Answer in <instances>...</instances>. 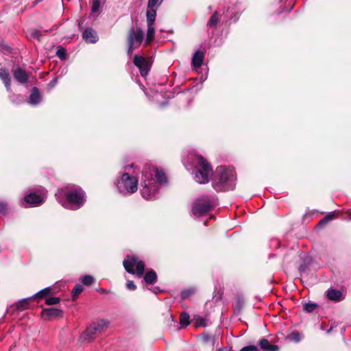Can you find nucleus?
<instances>
[{"label": "nucleus", "mask_w": 351, "mask_h": 351, "mask_svg": "<svg viewBox=\"0 0 351 351\" xmlns=\"http://www.w3.org/2000/svg\"><path fill=\"white\" fill-rule=\"evenodd\" d=\"M167 182V177L162 169L151 165L144 166L142 171L141 193L142 197L147 200L154 199L160 185Z\"/></svg>", "instance_id": "f257e3e1"}, {"label": "nucleus", "mask_w": 351, "mask_h": 351, "mask_svg": "<svg viewBox=\"0 0 351 351\" xmlns=\"http://www.w3.org/2000/svg\"><path fill=\"white\" fill-rule=\"evenodd\" d=\"M56 196L64 207L71 210L80 208L86 201L84 191L74 185L60 189Z\"/></svg>", "instance_id": "f03ea898"}, {"label": "nucleus", "mask_w": 351, "mask_h": 351, "mask_svg": "<svg viewBox=\"0 0 351 351\" xmlns=\"http://www.w3.org/2000/svg\"><path fill=\"white\" fill-rule=\"evenodd\" d=\"M235 180L233 169L218 167L215 171L213 186L217 191L233 189Z\"/></svg>", "instance_id": "7ed1b4c3"}, {"label": "nucleus", "mask_w": 351, "mask_h": 351, "mask_svg": "<svg viewBox=\"0 0 351 351\" xmlns=\"http://www.w3.org/2000/svg\"><path fill=\"white\" fill-rule=\"evenodd\" d=\"M109 326V322L106 319H100L90 324L80 335L79 342L81 343H89L96 337L104 331Z\"/></svg>", "instance_id": "20e7f679"}, {"label": "nucleus", "mask_w": 351, "mask_h": 351, "mask_svg": "<svg viewBox=\"0 0 351 351\" xmlns=\"http://www.w3.org/2000/svg\"><path fill=\"white\" fill-rule=\"evenodd\" d=\"M193 160L196 164L197 168L195 173V181L202 184L208 183L210 177L213 175V169L210 165L200 155L194 156Z\"/></svg>", "instance_id": "39448f33"}, {"label": "nucleus", "mask_w": 351, "mask_h": 351, "mask_svg": "<svg viewBox=\"0 0 351 351\" xmlns=\"http://www.w3.org/2000/svg\"><path fill=\"white\" fill-rule=\"evenodd\" d=\"M117 187L119 193L123 195H130L135 193L138 189V180L124 173L120 180L117 182Z\"/></svg>", "instance_id": "423d86ee"}, {"label": "nucleus", "mask_w": 351, "mask_h": 351, "mask_svg": "<svg viewBox=\"0 0 351 351\" xmlns=\"http://www.w3.org/2000/svg\"><path fill=\"white\" fill-rule=\"evenodd\" d=\"M215 204V197L202 196L194 202L192 208L193 213L197 217L202 216L214 207Z\"/></svg>", "instance_id": "0eeeda50"}, {"label": "nucleus", "mask_w": 351, "mask_h": 351, "mask_svg": "<svg viewBox=\"0 0 351 351\" xmlns=\"http://www.w3.org/2000/svg\"><path fill=\"white\" fill-rule=\"evenodd\" d=\"M123 266L129 274H134V267L136 269V276L141 277L143 276L145 271V263L143 261H138V258L133 255H128L127 258L123 262Z\"/></svg>", "instance_id": "6e6552de"}, {"label": "nucleus", "mask_w": 351, "mask_h": 351, "mask_svg": "<svg viewBox=\"0 0 351 351\" xmlns=\"http://www.w3.org/2000/svg\"><path fill=\"white\" fill-rule=\"evenodd\" d=\"M143 37L144 32L141 28H132L130 29L128 36V54H132L134 49L141 45Z\"/></svg>", "instance_id": "1a4fd4ad"}, {"label": "nucleus", "mask_w": 351, "mask_h": 351, "mask_svg": "<svg viewBox=\"0 0 351 351\" xmlns=\"http://www.w3.org/2000/svg\"><path fill=\"white\" fill-rule=\"evenodd\" d=\"M134 64L139 69L143 77H145L148 74L152 65L150 60L137 55L134 58Z\"/></svg>", "instance_id": "9d476101"}, {"label": "nucleus", "mask_w": 351, "mask_h": 351, "mask_svg": "<svg viewBox=\"0 0 351 351\" xmlns=\"http://www.w3.org/2000/svg\"><path fill=\"white\" fill-rule=\"evenodd\" d=\"M46 199V192L43 189L40 195L35 193H30L24 197L26 203L33 206H38L42 204Z\"/></svg>", "instance_id": "9b49d317"}, {"label": "nucleus", "mask_w": 351, "mask_h": 351, "mask_svg": "<svg viewBox=\"0 0 351 351\" xmlns=\"http://www.w3.org/2000/svg\"><path fill=\"white\" fill-rule=\"evenodd\" d=\"M63 312L61 309L56 308H49L44 309L41 313V316L43 319H53L57 317H62Z\"/></svg>", "instance_id": "f8f14e48"}, {"label": "nucleus", "mask_w": 351, "mask_h": 351, "mask_svg": "<svg viewBox=\"0 0 351 351\" xmlns=\"http://www.w3.org/2000/svg\"><path fill=\"white\" fill-rule=\"evenodd\" d=\"M14 78L20 84L27 83L30 77V73L23 69H16L12 71Z\"/></svg>", "instance_id": "ddd939ff"}, {"label": "nucleus", "mask_w": 351, "mask_h": 351, "mask_svg": "<svg viewBox=\"0 0 351 351\" xmlns=\"http://www.w3.org/2000/svg\"><path fill=\"white\" fill-rule=\"evenodd\" d=\"M30 298L23 299L16 302L14 306H10L7 309V313L14 314L16 311H23L28 308Z\"/></svg>", "instance_id": "4468645a"}, {"label": "nucleus", "mask_w": 351, "mask_h": 351, "mask_svg": "<svg viewBox=\"0 0 351 351\" xmlns=\"http://www.w3.org/2000/svg\"><path fill=\"white\" fill-rule=\"evenodd\" d=\"M0 79L4 84L8 92L11 91V77L8 69L0 68Z\"/></svg>", "instance_id": "2eb2a0df"}, {"label": "nucleus", "mask_w": 351, "mask_h": 351, "mask_svg": "<svg viewBox=\"0 0 351 351\" xmlns=\"http://www.w3.org/2000/svg\"><path fill=\"white\" fill-rule=\"evenodd\" d=\"M83 38L88 43H95L98 40L97 33L91 28H87L83 33Z\"/></svg>", "instance_id": "dca6fc26"}, {"label": "nucleus", "mask_w": 351, "mask_h": 351, "mask_svg": "<svg viewBox=\"0 0 351 351\" xmlns=\"http://www.w3.org/2000/svg\"><path fill=\"white\" fill-rule=\"evenodd\" d=\"M258 345L263 351H278L279 348L276 345L271 344L269 341L263 338L260 339Z\"/></svg>", "instance_id": "f3484780"}, {"label": "nucleus", "mask_w": 351, "mask_h": 351, "mask_svg": "<svg viewBox=\"0 0 351 351\" xmlns=\"http://www.w3.org/2000/svg\"><path fill=\"white\" fill-rule=\"evenodd\" d=\"M204 53L201 51H197L194 53L192 58V64L195 69L199 68L202 66L204 60Z\"/></svg>", "instance_id": "a211bd4d"}, {"label": "nucleus", "mask_w": 351, "mask_h": 351, "mask_svg": "<svg viewBox=\"0 0 351 351\" xmlns=\"http://www.w3.org/2000/svg\"><path fill=\"white\" fill-rule=\"evenodd\" d=\"M40 101V95L38 89L36 87H34L32 90L31 95L29 96V104L32 105H37Z\"/></svg>", "instance_id": "6ab92c4d"}, {"label": "nucleus", "mask_w": 351, "mask_h": 351, "mask_svg": "<svg viewBox=\"0 0 351 351\" xmlns=\"http://www.w3.org/2000/svg\"><path fill=\"white\" fill-rule=\"evenodd\" d=\"M327 297L329 300L339 302L342 300V293L337 289H329L327 291Z\"/></svg>", "instance_id": "aec40b11"}, {"label": "nucleus", "mask_w": 351, "mask_h": 351, "mask_svg": "<svg viewBox=\"0 0 351 351\" xmlns=\"http://www.w3.org/2000/svg\"><path fill=\"white\" fill-rule=\"evenodd\" d=\"M157 280L156 273L153 270H149L144 276V280L146 283L152 285Z\"/></svg>", "instance_id": "412c9836"}, {"label": "nucleus", "mask_w": 351, "mask_h": 351, "mask_svg": "<svg viewBox=\"0 0 351 351\" xmlns=\"http://www.w3.org/2000/svg\"><path fill=\"white\" fill-rule=\"evenodd\" d=\"M155 28L154 25L147 24V32L145 39V45H149L154 38Z\"/></svg>", "instance_id": "4be33fe9"}, {"label": "nucleus", "mask_w": 351, "mask_h": 351, "mask_svg": "<svg viewBox=\"0 0 351 351\" xmlns=\"http://www.w3.org/2000/svg\"><path fill=\"white\" fill-rule=\"evenodd\" d=\"M156 11L154 8H148L147 11V24L154 25L156 20Z\"/></svg>", "instance_id": "5701e85b"}, {"label": "nucleus", "mask_w": 351, "mask_h": 351, "mask_svg": "<svg viewBox=\"0 0 351 351\" xmlns=\"http://www.w3.org/2000/svg\"><path fill=\"white\" fill-rule=\"evenodd\" d=\"M51 287H47V288H45V289L40 290L38 293H36L33 296V298H43L45 296L49 295V294H51Z\"/></svg>", "instance_id": "b1692460"}, {"label": "nucleus", "mask_w": 351, "mask_h": 351, "mask_svg": "<svg viewBox=\"0 0 351 351\" xmlns=\"http://www.w3.org/2000/svg\"><path fill=\"white\" fill-rule=\"evenodd\" d=\"M219 21V14L217 11L214 12L210 19L208 22V25L209 27L215 26Z\"/></svg>", "instance_id": "393cba45"}, {"label": "nucleus", "mask_w": 351, "mask_h": 351, "mask_svg": "<svg viewBox=\"0 0 351 351\" xmlns=\"http://www.w3.org/2000/svg\"><path fill=\"white\" fill-rule=\"evenodd\" d=\"M317 308V304L314 302H307L304 305V310L308 313L314 311Z\"/></svg>", "instance_id": "a878e982"}, {"label": "nucleus", "mask_w": 351, "mask_h": 351, "mask_svg": "<svg viewBox=\"0 0 351 351\" xmlns=\"http://www.w3.org/2000/svg\"><path fill=\"white\" fill-rule=\"evenodd\" d=\"M180 324L182 326H186L189 325V324H190L189 315L186 313H182L180 315Z\"/></svg>", "instance_id": "bb28decb"}, {"label": "nucleus", "mask_w": 351, "mask_h": 351, "mask_svg": "<svg viewBox=\"0 0 351 351\" xmlns=\"http://www.w3.org/2000/svg\"><path fill=\"white\" fill-rule=\"evenodd\" d=\"M29 34L31 38H36L38 40H40L42 36V34L40 33V32L36 29H29Z\"/></svg>", "instance_id": "cd10ccee"}, {"label": "nucleus", "mask_w": 351, "mask_h": 351, "mask_svg": "<svg viewBox=\"0 0 351 351\" xmlns=\"http://www.w3.org/2000/svg\"><path fill=\"white\" fill-rule=\"evenodd\" d=\"M81 282L84 285H90L94 282V278L90 275H85L82 277Z\"/></svg>", "instance_id": "c85d7f7f"}, {"label": "nucleus", "mask_w": 351, "mask_h": 351, "mask_svg": "<svg viewBox=\"0 0 351 351\" xmlns=\"http://www.w3.org/2000/svg\"><path fill=\"white\" fill-rule=\"evenodd\" d=\"M101 5V0H93L91 12L92 13H96L99 11Z\"/></svg>", "instance_id": "c756f323"}, {"label": "nucleus", "mask_w": 351, "mask_h": 351, "mask_svg": "<svg viewBox=\"0 0 351 351\" xmlns=\"http://www.w3.org/2000/svg\"><path fill=\"white\" fill-rule=\"evenodd\" d=\"M60 301V298L58 297H50L46 299V304L48 305H53L59 303Z\"/></svg>", "instance_id": "7c9ffc66"}, {"label": "nucleus", "mask_w": 351, "mask_h": 351, "mask_svg": "<svg viewBox=\"0 0 351 351\" xmlns=\"http://www.w3.org/2000/svg\"><path fill=\"white\" fill-rule=\"evenodd\" d=\"M83 291V287L80 285H76L73 289V296L75 298L78 296Z\"/></svg>", "instance_id": "2f4dec72"}, {"label": "nucleus", "mask_w": 351, "mask_h": 351, "mask_svg": "<svg viewBox=\"0 0 351 351\" xmlns=\"http://www.w3.org/2000/svg\"><path fill=\"white\" fill-rule=\"evenodd\" d=\"M335 217V214L334 212L330 213L328 215H327L324 219H322L319 223L323 224L327 223L328 221H330L333 219Z\"/></svg>", "instance_id": "473e14b6"}, {"label": "nucleus", "mask_w": 351, "mask_h": 351, "mask_svg": "<svg viewBox=\"0 0 351 351\" xmlns=\"http://www.w3.org/2000/svg\"><path fill=\"white\" fill-rule=\"evenodd\" d=\"M162 0H149L147 3L148 8H154L158 6Z\"/></svg>", "instance_id": "72a5a7b5"}, {"label": "nucleus", "mask_w": 351, "mask_h": 351, "mask_svg": "<svg viewBox=\"0 0 351 351\" xmlns=\"http://www.w3.org/2000/svg\"><path fill=\"white\" fill-rule=\"evenodd\" d=\"M8 212V205L6 203L0 202V215H5Z\"/></svg>", "instance_id": "f704fd0d"}, {"label": "nucleus", "mask_w": 351, "mask_h": 351, "mask_svg": "<svg viewBox=\"0 0 351 351\" xmlns=\"http://www.w3.org/2000/svg\"><path fill=\"white\" fill-rule=\"evenodd\" d=\"M56 55L61 60H64L66 58V50L64 48H60L57 50Z\"/></svg>", "instance_id": "c9c22d12"}, {"label": "nucleus", "mask_w": 351, "mask_h": 351, "mask_svg": "<svg viewBox=\"0 0 351 351\" xmlns=\"http://www.w3.org/2000/svg\"><path fill=\"white\" fill-rule=\"evenodd\" d=\"M239 351H258V348L256 346H248L243 347Z\"/></svg>", "instance_id": "e433bc0d"}, {"label": "nucleus", "mask_w": 351, "mask_h": 351, "mask_svg": "<svg viewBox=\"0 0 351 351\" xmlns=\"http://www.w3.org/2000/svg\"><path fill=\"white\" fill-rule=\"evenodd\" d=\"M126 287L128 289L132 290V291L135 290L136 288L134 282L132 280H129L126 282Z\"/></svg>", "instance_id": "4c0bfd02"}, {"label": "nucleus", "mask_w": 351, "mask_h": 351, "mask_svg": "<svg viewBox=\"0 0 351 351\" xmlns=\"http://www.w3.org/2000/svg\"><path fill=\"white\" fill-rule=\"evenodd\" d=\"M193 292L191 290H185L183 291L181 293V296L182 299H185L187 297H189L191 294H192Z\"/></svg>", "instance_id": "58836bf2"}, {"label": "nucleus", "mask_w": 351, "mask_h": 351, "mask_svg": "<svg viewBox=\"0 0 351 351\" xmlns=\"http://www.w3.org/2000/svg\"><path fill=\"white\" fill-rule=\"evenodd\" d=\"M203 340L205 343H207L209 341V340L211 339V336L208 334H204L202 335Z\"/></svg>", "instance_id": "ea45409f"}, {"label": "nucleus", "mask_w": 351, "mask_h": 351, "mask_svg": "<svg viewBox=\"0 0 351 351\" xmlns=\"http://www.w3.org/2000/svg\"><path fill=\"white\" fill-rule=\"evenodd\" d=\"M150 291L154 292V293H158L160 291V289L157 287H152V289H149Z\"/></svg>", "instance_id": "a19ab883"}, {"label": "nucleus", "mask_w": 351, "mask_h": 351, "mask_svg": "<svg viewBox=\"0 0 351 351\" xmlns=\"http://www.w3.org/2000/svg\"><path fill=\"white\" fill-rule=\"evenodd\" d=\"M56 79H54L53 80H52L51 82V84L52 86H54L56 84Z\"/></svg>", "instance_id": "79ce46f5"}, {"label": "nucleus", "mask_w": 351, "mask_h": 351, "mask_svg": "<svg viewBox=\"0 0 351 351\" xmlns=\"http://www.w3.org/2000/svg\"><path fill=\"white\" fill-rule=\"evenodd\" d=\"M217 351H224V349L223 348H221L218 349Z\"/></svg>", "instance_id": "37998d69"}]
</instances>
